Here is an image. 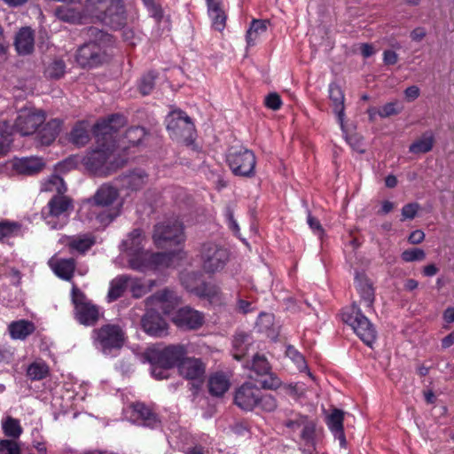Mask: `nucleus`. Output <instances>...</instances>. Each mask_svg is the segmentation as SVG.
Returning a JSON list of instances; mask_svg holds the SVG:
<instances>
[{
  "label": "nucleus",
  "mask_w": 454,
  "mask_h": 454,
  "mask_svg": "<svg viewBox=\"0 0 454 454\" xmlns=\"http://www.w3.org/2000/svg\"><path fill=\"white\" fill-rule=\"evenodd\" d=\"M82 33L86 42L76 51L75 59L78 65L91 68L106 61V51L114 44L113 35L96 27H84Z\"/></svg>",
  "instance_id": "nucleus-1"
},
{
  "label": "nucleus",
  "mask_w": 454,
  "mask_h": 454,
  "mask_svg": "<svg viewBox=\"0 0 454 454\" xmlns=\"http://www.w3.org/2000/svg\"><path fill=\"white\" fill-rule=\"evenodd\" d=\"M44 190L56 192V194L49 200L42 210V217L52 230L62 228L71 212L74 210L73 200L64 195L67 186L63 178L58 175L51 176L44 184Z\"/></svg>",
  "instance_id": "nucleus-2"
},
{
  "label": "nucleus",
  "mask_w": 454,
  "mask_h": 454,
  "mask_svg": "<svg viewBox=\"0 0 454 454\" xmlns=\"http://www.w3.org/2000/svg\"><path fill=\"white\" fill-rule=\"evenodd\" d=\"M85 8L89 15L98 22L114 29L126 24V13L121 0H86Z\"/></svg>",
  "instance_id": "nucleus-3"
},
{
  "label": "nucleus",
  "mask_w": 454,
  "mask_h": 454,
  "mask_svg": "<svg viewBox=\"0 0 454 454\" xmlns=\"http://www.w3.org/2000/svg\"><path fill=\"white\" fill-rule=\"evenodd\" d=\"M91 339L95 348L105 355L119 351L127 340L125 330L118 324H105L93 329Z\"/></svg>",
  "instance_id": "nucleus-4"
},
{
  "label": "nucleus",
  "mask_w": 454,
  "mask_h": 454,
  "mask_svg": "<svg viewBox=\"0 0 454 454\" xmlns=\"http://www.w3.org/2000/svg\"><path fill=\"white\" fill-rule=\"evenodd\" d=\"M118 190L108 184H102L91 198V200L96 206L102 207H111L107 211L98 214L97 219L101 224L108 225L120 215L121 203H118L116 206L112 207L114 203L118 200Z\"/></svg>",
  "instance_id": "nucleus-5"
},
{
  "label": "nucleus",
  "mask_w": 454,
  "mask_h": 454,
  "mask_svg": "<svg viewBox=\"0 0 454 454\" xmlns=\"http://www.w3.org/2000/svg\"><path fill=\"white\" fill-rule=\"evenodd\" d=\"M342 320L349 325L356 335L367 346H372L377 338V331L370 320L361 312L354 302L349 309L342 312Z\"/></svg>",
  "instance_id": "nucleus-6"
},
{
  "label": "nucleus",
  "mask_w": 454,
  "mask_h": 454,
  "mask_svg": "<svg viewBox=\"0 0 454 454\" xmlns=\"http://www.w3.org/2000/svg\"><path fill=\"white\" fill-rule=\"evenodd\" d=\"M245 367L250 371L249 378L259 381L262 388L276 389L280 387L281 380L271 372V366L264 355L254 354Z\"/></svg>",
  "instance_id": "nucleus-7"
},
{
  "label": "nucleus",
  "mask_w": 454,
  "mask_h": 454,
  "mask_svg": "<svg viewBox=\"0 0 454 454\" xmlns=\"http://www.w3.org/2000/svg\"><path fill=\"white\" fill-rule=\"evenodd\" d=\"M167 129L172 138L191 143L195 133L192 119L182 110H174L166 117Z\"/></svg>",
  "instance_id": "nucleus-8"
},
{
  "label": "nucleus",
  "mask_w": 454,
  "mask_h": 454,
  "mask_svg": "<svg viewBox=\"0 0 454 454\" xmlns=\"http://www.w3.org/2000/svg\"><path fill=\"white\" fill-rule=\"evenodd\" d=\"M146 359L151 364L165 367H177L187 355V348L183 344L168 345L162 348H154L145 352Z\"/></svg>",
  "instance_id": "nucleus-9"
},
{
  "label": "nucleus",
  "mask_w": 454,
  "mask_h": 454,
  "mask_svg": "<svg viewBox=\"0 0 454 454\" xmlns=\"http://www.w3.org/2000/svg\"><path fill=\"white\" fill-rule=\"evenodd\" d=\"M226 160L235 176L244 177L254 176L256 158L251 150L231 147L227 154Z\"/></svg>",
  "instance_id": "nucleus-10"
},
{
  "label": "nucleus",
  "mask_w": 454,
  "mask_h": 454,
  "mask_svg": "<svg viewBox=\"0 0 454 454\" xmlns=\"http://www.w3.org/2000/svg\"><path fill=\"white\" fill-rule=\"evenodd\" d=\"M200 254L202 267L207 273H214L223 269L229 260L228 250L213 241L202 243Z\"/></svg>",
  "instance_id": "nucleus-11"
},
{
  "label": "nucleus",
  "mask_w": 454,
  "mask_h": 454,
  "mask_svg": "<svg viewBox=\"0 0 454 454\" xmlns=\"http://www.w3.org/2000/svg\"><path fill=\"white\" fill-rule=\"evenodd\" d=\"M153 239L160 247L178 245L184 240L183 223L177 219L159 223L154 226Z\"/></svg>",
  "instance_id": "nucleus-12"
},
{
  "label": "nucleus",
  "mask_w": 454,
  "mask_h": 454,
  "mask_svg": "<svg viewBox=\"0 0 454 454\" xmlns=\"http://www.w3.org/2000/svg\"><path fill=\"white\" fill-rule=\"evenodd\" d=\"M44 121L45 116L42 111L21 110L14 126L22 136H28L37 132Z\"/></svg>",
  "instance_id": "nucleus-13"
},
{
  "label": "nucleus",
  "mask_w": 454,
  "mask_h": 454,
  "mask_svg": "<svg viewBox=\"0 0 454 454\" xmlns=\"http://www.w3.org/2000/svg\"><path fill=\"white\" fill-rule=\"evenodd\" d=\"M261 389L252 382H245L237 388L234 403L241 410L251 411L258 405Z\"/></svg>",
  "instance_id": "nucleus-14"
},
{
  "label": "nucleus",
  "mask_w": 454,
  "mask_h": 454,
  "mask_svg": "<svg viewBox=\"0 0 454 454\" xmlns=\"http://www.w3.org/2000/svg\"><path fill=\"white\" fill-rule=\"evenodd\" d=\"M200 274L196 272H191L185 274L182 278L183 285L188 289L190 292L195 294L197 296L200 298L207 299L211 303L213 302H220L221 301V291L219 286L215 284H210L207 282H202L200 285L196 286H192L189 285L190 280L195 279Z\"/></svg>",
  "instance_id": "nucleus-15"
},
{
  "label": "nucleus",
  "mask_w": 454,
  "mask_h": 454,
  "mask_svg": "<svg viewBox=\"0 0 454 454\" xmlns=\"http://www.w3.org/2000/svg\"><path fill=\"white\" fill-rule=\"evenodd\" d=\"M102 148L90 152L83 160L86 168L96 175L106 176L110 174L111 168L107 161L111 154V147L101 146Z\"/></svg>",
  "instance_id": "nucleus-16"
},
{
  "label": "nucleus",
  "mask_w": 454,
  "mask_h": 454,
  "mask_svg": "<svg viewBox=\"0 0 454 454\" xmlns=\"http://www.w3.org/2000/svg\"><path fill=\"white\" fill-rule=\"evenodd\" d=\"M172 320L182 330H197L204 324V315L189 306H185L176 312Z\"/></svg>",
  "instance_id": "nucleus-17"
},
{
  "label": "nucleus",
  "mask_w": 454,
  "mask_h": 454,
  "mask_svg": "<svg viewBox=\"0 0 454 454\" xmlns=\"http://www.w3.org/2000/svg\"><path fill=\"white\" fill-rule=\"evenodd\" d=\"M131 418L139 426L157 428L160 426V419L158 414L148 405L141 402L133 403L130 405Z\"/></svg>",
  "instance_id": "nucleus-18"
},
{
  "label": "nucleus",
  "mask_w": 454,
  "mask_h": 454,
  "mask_svg": "<svg viewBox=\"0 0 454 454\" xmlns=\"http://www.w3.org/2000/svg\"><path fill=\"white\" fill-rule=\"evenodd\" d=\"M178 372L187 380L201 381L206 373V364L200 358L186 357L179 363Z\"/></svg>",
  "instance_id": "nucleus-19"
},
{
  "label": "nucleus",
  "mask_w": 454,
  "mask_h": 454,
  "mask_svg": "<svg viewBox=\"0 0 454 454\" xmlns=\"http://www.w3.org/2000/svg\"><path fill=\"white\" fill-rule=\"evenodd\" d=\"M141 324L144 331L151 336L162 337L167 334L168 324L158 312L147 311Z\"/></svg>",
  "instance_id": "nucleus-20"
},
{
  "label": "nucleus",
  "mask_w": 454,
  "mask_h": 454,
  "mask_svg": "<svg viewBox=\"0 0 454 454\" xmlns=\"http://www.w3.org/2000/svg\"><path fill=\"white\" fill-rule=\"evenodd\" d=\"M45 167L43 158L24 157L16 159L12 163L13 169L20 175L33 176L41 172Z\"/></svg>",
  "instance_id": "nucleus-21"
},
{
  "label": "nucleus",
  "mask_w": 454,
  "mask_h": 454,
  "mask_svg": "<svg viewBox=\"0 0 454 454\" xmlns=\"http://www.w3.org/2000/svg\"><path fill=\"white\" fill-rule=\"evenodd\" d=\"M62 121L59 119H52L43 125L35 133V140L40 145H50L59 136L61 130Z\"/></svg>",
  "instance_id": "nucleus-22"
},
{
  "label": "nucleus",
  "mask_w": 454,
  "mask_h": 454,
  "mask_svg": "<svg viewBox=\"0 0 454 454\" xmlns=\"http://www.w3.org/2000/svg\"><path fill=\"white\" fill-rule=\"evenodd\" d=\"M14 46L19 55L31 54L35 48L34 31L28 27H21L15 35Z\"/></svg>",
  "instance_id": "nucleus-23"
},
{
  "label": "nucleus",
  "mask_w": 454,
  "mask_h": 454,
  "mask_svg": "<svg viewBox=\"0 0 454 454\" xmlns=\"http://www.w3.org/2000/svg\"><path fill=\"white\" fill-rule=\"evenodd\" d=\"M179 298L173 290L164 288L146 299L151 304H160L165 313H169L178 303Z\"/></svg>",
  "instance_id": "nucleus-24"
},
{
  "label": "nucleus",
  "mask_w": 454,
  "mask_h": 454,
  "mask_svg": "<svg viewBox=\"0 0 454 454\" xmlns=\"http://www.w3.org/2000/svg\"><path fill=\"white\" fill-rule=\"evenodd\" d=\"M344 411L339 409H333L332 413L326 419V424L340 442V445L343 448L347 445V441L343 428Z\"/></svg>",
  "instance_id": "nucleus-25"
},
{
  "label": "nucleus",
  "mask_w": 454,
  "mask_h": 454,
  "mask_svg": "<svg viewBox=\"0 0 454 454\" xmlns=\"http://www.w3.org/2000/svg\"><path fill=\"white\" fill-rule=\"evenodd\" d=\"M74 317L76 320L83 325L92 326L97 324L99 319V310L98 306L92 302L81 305L74 309Z\"/></svg>",
  "instance_id": "nucleus-26"
},
{
  "label": "nucleus",
  "mask_w": 454,
  "mask_h": 454,
  "mask_svg": "<svg viewBox=\"0 0 454 454\" xmlns=\"http://www.w3.org/2000/svg\"><path fill=\"white\" fill-rule=\"evenodd\" d=\"M355 285L360 294L361 301H364L366 307L372 309L375 300L374 289L372 283L364 274L356 273L355 278Z\"/></svg>",
  "instance_id": "nucleus-27"
},
{
  "label": "nucleus",
  "mask_w": 454,
  "mask_h": 454,
  "mask_svg": "<svg viewBox=\"0 0 454 454\" xmlns=\"http://www.w3.org/2000/svg\"><path fill=\"white\" fill-rule=\"evenodd\" d=\"M114 133L116 132L106 119L98 121L93 126V134L100 146L113 147L114 145Z\"/></svg>",
  "instance_id": "nucleus-28"
},
{
  "label": "nucleus",
  "mask_w": 454,
  "mask_h": 454,
  "mask_svg": "<svg viewBox=\"0 0 454 454\" xmlns=\"http://www.w3.org/2000/svg\"><path fill=\"white\" fill-rule=\"evenodd\" d=\"M145 241V236L141 229H134L128 234L126 239H124L121 245V249L131 256L144 249L143 242Z\"/></svg>",
  "instance_id": "nucleus-29"
},
{
  "label": "nucleus",
  "mask_w": 454,
  "mask_h": 454,
  "mask_svg": "<svg viewBox=\"0 0 454 454\" xmlns=\"http://www.w3.org/2000/svg\"><path fill=\"white\" fill-rule=\"evenodd\" d=\"M74 2V1L72 3ZM71 2H66V4L58 6L54 11L55 16L64 22L73 24L82 23V15L81 11L76 7L71 6L69 4Z\"/></svg>",
  "instance_id": "nucleus-30"
},
{
  "label": "nucleus",
  "mask_w": 454,
  "mask_h": 454,
  "mask_svg": "<svg viewBox=\"0 0 454 454\" xmlns=\"http://www.w3.org/2000/svg\"><path fill=\"white\" fill-rule=\"evenodd\" d=\"M253 343L252 336L246 333H238L232 340L233 357L236 360H241L247 353Z\"/></svg>",
  "instance_id": "nucleus-31"
},
{
  "label": "nucleus",
  "mask_w": 454,
  "mask_h": 454,
  "mask_svg": "<svg viewBox=\"0 0 454 454\" xmlns=\"http://www.w3.org/2000/svg\"><path fill=\"white\" fill-rule=\"evenodd\" d=\"M329 98L333 101V111L336 114L340 124L344 120V94L340 87L336 83L329 85Z\"/></svg>",
  "instance_id": "nucleus-32"
},
{
  "label": "nucleus",
  "mask_w": 454,
  "mask_h": 454,
  "mask_svg": "<svg viewBox=\"0 0 454 454\" xmlns=\"http://www.w3.org/2000/svg\"><path fill=\"white\" fill-rule=\"evenodd\" d=\"M148 180L147 174L142 169H136L121 177L122 185L129 190L137 191L143 188Z\"/></svg>",
  "instance_id": "nucleus-33"
},
{
  "label": "nucleus",
  "mask_w": 454,
  "mask_h": 454,
  "mask_svg": "<svg viewBox=\"0 0 454 454\" xmlns=\"http://www.w3.org/2000/svg\"><path fill=\"white\" fill-rule=\"evenodd\" d=\"M434 141V133L431 130H427L410 145L409 152L413 154L427 153L433 149Z\"/></svg>",
  "instance_id": "nucleus-34"
},
{
  "label": "nucleus",
  "mask_w": 454,
  "mask_h": 454,
  "mask_svg": "<svg viewBox=\"0 0 454 454\" xmlns=\"http://www.w3.org/2000/svg\"><path fill=\"white\" fill-rule=\"evenodd\" d=\"M96 243V238L91 233L79 234L70 237L67 246L71 250L84 254Z\"/></svg>",
  "instance_id": "nucleus-35"
},
{
  "label": "nucleus",
  "mask_w": 454,
  "mask_h": 454,
  "mask_svg": "<svg viewBox=\"0 0 454 454\" xmlns=\"http://www.w3.org/2000/svg\"><path fill=\"white\" fill-rule=\"evenodd\" d=\"M35 330L34 323L28 320H18L9 325L10 335L15 340H25Z\"/></svg>",
  "instance_id": "nucleus-36"
},
{
  "label": "nucleus",
  "mask_w": 454,
  "mask_h": 454,
  "mask_svg": "<svg viewBox=\"0 0 454 454\" xmlns=\"http://www.w3.org/2000/svg\"><path fill=\"white\" fill-rule=\"evenodd\" d=\"M51 266L59 278L69 281L74 273L75 261L73 258L59 259L54 262H51Z\"/></svg>",
  "instance_id": "nucleus-37"
},
{
  "label": "nucleus",
  "mask_w": 454,
  "mask_h": 454,
  "mask_svg": "<svg viewBox=\"0 0 454 454\" xmlns=\"http://www.w3.org/2000/svg\"><path fill=\"white\" fill-rule=\"evenodd\" d=\"M131 277L120 275L110 282V288L107 294L108 302L114 301L121 298L129 286Z\"/></svg>",
  "instance_id": "nucleus-38"
},
{
  "label": "nucleus",
  "mask_w": 454,
  "mask_h": 454,
  "mask_svg": "<svg viewBox=\"0 0 454 454\" xmlns=\"http://www.w3.org/2000/svg\"><path fill=\"white\" fill-rule=\"evenodd\" d=\"M68 139L77 147L87 145L90 139L88 124L85 121L77 122L71 129Z\"/></svg>",
  "instance_id": "nucleus-39"
},
{
  "label": "nucleus",
  "mask_w": 454,
  "mask_h": 454,
  "mask_svg": "<svg viewBox=\"0 0 454 454\" xmlns=\"http://www.w3.org/2000/svg\"><path fill=\"white\" fill-rule=\"evenodd\" d=\"M207 5L208 15L212 20V27L217 31H223L226 25L227 16L222 8L221 2L218 0Z\"/></svg>",
  "instance_id": "nucleus-40"
},
{
  "label": "nucleus",
  "mask_w": 454,
  "mask_h": 454,
  "mask_svg": "<svg viewBox=\"0 0 454 454\" xmlns=\"http://www.w3.org/2000/svg\"><path fill=\"white\" fill-rule=\"evenodd\" d=\"M230 387V380L223 372H215L208 380V390L212 395L222 396Z\"/></svg>",
  "instance_id": "nucleus-41"
},
{
  "label": "nucleus",
  "mask_w": 454,
  "mask_h": 454,
  "mask_svg": "<svg viewBox=\"0 0 454 454\" xmlns=\"http://www.w3.org/2000/svg\"><path fill=\"white\" fill-rule=\"evenodd\" d=\"M268 24L266 20H253L246 35L248 47L255 45L258 37L267 31Z\"/></svg>",
  "instance_id": "nucleus-42"
},
{
  "label": "nucleus",
  "mask_w": 454,
  "mask_h": 454,
  "mask_svg": "<svg viewBox=\"0 0 454 454\" xmlns=\"http://www.w3.org/2000/svg\"><path fill=\"white\" fill-rule=\"evenodd\" d=\"M23 236L22 225L18 222H0V241L4 242L12 238Z\"/></svg>",
  "instance_id": "nucleus-43"
},
{
  "label": "nucleus",
  "mask_w": 454,
  "mask_h": 454,
  "mask_svg": "<svg viewBox=\"0 0 454 454\" xmlns=\"http://www.w3.org/2000/svg\"><path fill=\"white\" fill-rule=\"evenodd\" d=\"M151 253L145 250L130 256L129 265L132 270L144 272L152 270Z\"/></svg>",
  "instance_id": "nucleus-44"
},
{
  "label": "nucleus",
  "mask_w": 454,
  "mask_h": 454,
  "mask_svg": "<svg viewBox=\"0 0 454 454\" xmlns=\"http://www.w3.org/2000/svg\"><path fill=\"white\" fill-rule=\"evenodd\" d=\"M13 127L7 121H0V154H5L13 141Z\"/></svg>",
  "instance_id": "nucleus-45"
},
{
  "label": "nucleus",
  "mask_w": 454,
  "mask_h": 454,
  "mask_svg": "<svg viewBox=\"0 0 454 454\" xmlns=\"http://www.w3.org/2000/svg\"><path fill=\"white\" fill-rule=\"evenodd\" d=\"M49 375V367L45 363L34 362L27 369V376L31 380H41Z\"/></svg>",
  "instance_id": "nucleus-46"
},
{
  "label": "nucleus",
  "mask_w": 454,
  "mask_h": 454,
  "mask_svg": "<svg viewBox=\"0 0 454 454\" xmlns=\"http://www.w3.org/2000/svg\"><path fill=\"white\" fill-rule=\"evenodd\" d=\"M65 72V62L62 59H55L46 67L44 74L50 79L58 80L64 75Z\"/></svg>",
  "instance_id": "nucleus-47"
},
{
  "label": "nucleus",
  "mask_w": 454,
  "mask_h": 454,
  "mask_svg": "<svg viewBox=\"0 0 454 454\" xmlns=\"http://www.w3.org/2000/svg\"><path fill=\"white\" fill-rule=\"evenodd\" d=\"M3 430L6 436L19 438L22 433V428L18 419L8 417L3 423Z\"/></svg>",
  "instance_id": "nucleus-48"
},
{
  "label": "nucleus",
  "mask_w": 454,
  "mask_h": 454,
  "mask_svg": "<svg viewBox=\"0 0 454 454\" xmlns=\"http://www.w3.org/2000/svg\"><path fill=\"white\" fill-rule=\"evenodd\" d=\"M278 407L277 399L270 394H262L261 391L256 408L261 409L266 412H272Z\"/></svg>",
  "instance_id": "nucleus-49"
},
{
  "label": "nucleus",
  "mask_w": 454,
  "mask_h": 454,
  "mask_svg": "<svg viewBox=\"0 0 454 454\" xmlns=\"http://www.w3.org/2000/svg\"><path fill=\"white\" fill-rule=\"evenodd\" d=\"M157 78L156 73L150 71L141 77L138 88L143 95H148L153 90L155 80Z\"/></svg>",
  "instance_id": "nucleus-50"
},
{
  "label": "nucleus",
  "mask_w": 454,
  "mask_h": 454,
  "mask_svg": "<svg viewBox=\"0 0 454 454\" xmlns=\"http://www.w3.org/2000/svg\"><path fill=\"white\" fill-rule=\"evenodd\" d=\"M316 434V423L311 419H307L302 426L301 438L306 444H314Z\"/></svg>",
  "instance_id": "nucleus-51"
},
{
  "label": "nucleus",
  "mask_w": 454,
  "mask_h": 454,
  "mask_svg": "<svg viewBox=\"0 0 454 454\" xmlns=\"http://www.w3.org/2000/svg\"><path fill=\"white\" fill-rule=\"evenodd\" d=\"M401 258L405 262H421L426 258V253L423 249L414 247L404 250L401 254Z\"/></svg>",
  "instance_id": "nucleus-52"
},
{
  "label": "nucleus",
  "mask_w": 454,
  "mask_h": 454,
  "mask_svg": "<svg viewBox=\"0 0 454 454\" xmlns=\"http://www.w3.org/2000/svg\"><path fill=\"white\" fill-rule=\"evenodd\" d=\"M402 110L403 106L398 102H389L378 109V114L381 118H387L400 114Z\"/></svg>",
  "instance_id": "nucleus-53"
},
{
  "label": "nucleus",
  "mask_w": 454,
  "mask_h": 454,
  "mask_svg": "<svg viewBox=\"0 0 454 454\" xmlns=\"http://www.w3.org/2000/svg\"><path fill=\"white\" fill-rule=\"evenodd\" d=\"M152 270L158 267H168L171 258L168 253H151Z\"/></svg>",
  "instance_id": "nucleus-54"
},
{
  "label": "nucleus",
  "mask_w": 454,
  "mask_h": 454,
  "mask_svg": "<svg viewBox=\"0 0 454 454\" xmlns=\"http://www.w3.org/2000/svg\"><path fill=\"white\" fill-rule=\"evenodd\" d=\"M0 454H21L19 444L8 439L0 440Z\"/></svg>",
  "instance_id": "nucleus-55"
},
{
  "label": "nucleus",
  "mask_w": 454,
  "mask_h": 454,
  "mask_svg": "<svg viewBox=\"0 0 454 454\" xmlns=\"http://www.w3.org/2000/svg\"><path fill=\"white\" fill-rule=\"evenodd\" d=\"M286 354L297 364L300 370L307 368L303 356L293 346H287Z\"/></svg>",
  "instance_id": "nucleus-56"
},
{
  "label": "nucleus",
  "mask_w": 454,
  "mask_h": 454,
  "mask_svg": "<svg viewBox=\"0 0 454 454\" xmlns=\"http://www.w3.org/2000/svg\"><path fill=\"white\" fill-rule=\"evenodd\" d=\"M129 286H130V292L134 298H140L149 292L147 286L144 285L137 278H131Z\"/></svg>",
  "instance_id": "nucleus-57"
},
{
  "label": "nucleus",
  "mask_w": 454,
  "mask_h": 454,
  "mask_svg": "<svg viewBox=\"0 0 454 454\" xmlns=\"http://www.w3.org/2000/svg\"><path fill=\"white\" fill-rule=\"evenodd\" d=\"M71 295H72V301L74 305V309H76L80 306V304L85 305V304L90 302L87 299L86 295L75 286H74L72 288Z\"/></svg>",
  "instance_id": "nucleus-58"
},
{
  "label": "nucleus",
  "mask_w": 454,
  "mask_h": 454,
  "mask_svg": "<svg viewBox=\"0 0 454 454\" xmlns=\"http://www.w3.org/2000/svg\"><path fill=\"white\" fill-rule=\"evenodd\" d=\"M419 208V205L418 203H409L403 207L402 208V219L401 221H404L406 219H414L418 210Z\"/></svg>",
  "instance_id": "nucleus-59"
},
{
  "label": "nucleus",
  "mask_w": 454,
  "mask_h": 454,
  "mask_svg": "<svg viewBox=\"0 0 454 454\" xmlns=\"http://www.w3.org/2000/svg\"><path fill=\"white\" fill-rule=\"evenodd\" d=\"M265 105L268 108H270L271 110H274V111L278 110L282 105V100L280 98V96L276 92L270 93L265 98Z\"/></svg>",
  "instance_id": "nucleus-60"
},
{
  "label": "nucleus",
  "mask_w": 454,
  "mask_h": 454,
  "mask_svg": "<svg viewBox=\"0 0 454 454\" xmlns=\"http://www.w3.org/2000/svg\"><path fill=\"white\" fill-rule=\"evenodd\" d=\"M307 419L308 416L297 414L294 419L286 420L284 426L294 431L301 427Z\"/></svg>",
  "instance_id": "nucleus-61"
},
{
  "label": "nucleus",
  "mask_w": 454,
  "mask_h": 454,
  "mask_svg": "<svg viewBox=\"0 0 454 454\" xmlns=\"http://www.w3.org/2000/svg\"><path fill=\"white\" fill-rule=\"evenodd\" d=\"M106 120L107 121L108 124L113 127L115 132H117L126 124L125 117L118 114H112Z\"/></svg>",
  "instance_id": "nucleus-62"
},
{
  "label": "nucleus",
  "mask_w": 454,
  "mask_h": 454,
  "mask_svg": "<svg viewBox=\"0 0 454 454\" xmlns=\"http://www.w3.org/2000/svg\"><path fill=\"white\" fill-rule=\"evenodd\" d=\"M144 135V129L139 127L130 128L126 132L127 138L133 144H138Z\"/></svg>",
  "instance_id": "nucleus-63"
},
{
  "label": "nucleus",
  "mask_w": 454,
  "mask_h": 454,
  "mask_svg": "<svg viewBox=\"0 0 454 454\" xmlns=\"http://www.w3.org/2000/svg\"><path fill=\"white\" fill-rule=\"evenodd\" d=\"M152 365V375L153 376V378H155L156 380H164V379H168L169 374H168V370L171 369L170 367H165V366H161L160 364H151Z\"/></svg>",
  "instance_id": "nucleus-64"
}]
</instances>
